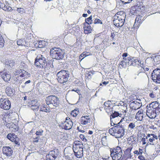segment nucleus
I'll return each mask as SVG.
<instances>
[{
  "mask_svg": "<svg viewBox=\"0 0 160 160\" xmlns=\"http://www.w3.org/2000/svg\"><path fill=\"white\" fill-rule=\"evenodd\" d=\"M84 146L82 142L80 141H75L73 144L72 150L74 155L78 158L83 156Z\"/></svg>",
  "mask_w": 160,
  "mask_h": 160,
  "instance_id": "nucleus-1",
  "label": "nucleus"
},
{
  "mask_svg": "<svg viewBox=\"0 0 160 160\" xmlns=\"http://www.w3.org/2000/svg\"><path fill=\"white\" fill-rule=\"evenodd\" d=\"M145 7L141 1H137L136 3L132 7L130 12L135 15L142 14L145 10Z\"/></svg>",
  "mask_w": 160,
  "mask_h": 160,
  "instance_id": "nucleus-2",
  "label": "nucleus"
},
{
  "mask_svg": "<svg viewBox=\"0 0 160 160\" xmlns=\"http://www.w3.org/2000/svg\"><path fill=\"white\" fill-rule=\"evenodd\" d=\"M126 15L123 11L118 12L114 16L113 22L117 27H122L124 24Z\"/></svg>",
  "mask_w": 160,
  "mask_h": 160,
  "instance_id": "nucleus-3",
  "label": "nucleus"
},
{
  "mask_svg": "<svg viewBox=\"0 0 160 160\" xmlns=\"http://www.w3.org/2000/svg\"><path fill=\"white\" fill-rule=\"evenodd\" d=\"M108 132L111 135L116 138H119L123 136L124 130L122 127L118 125L110 128Z\"/></svg>",
  "mask_w": 160,
  "mask_h": 160,
  "instance_id": "nucleus-4",
  "label": "nucleus"
},
{
  "mask_svg": "<svg viewBox=\"0 0 160 160\" xmlns=\"http://www.w3.org/2000/svg\"><path fill=\"white\" fill-rule=\"evenodd\" d=\"M110 155L113 160H119L122 156V151L119 146L111 148Z\"/></svg>",
  "mask_w": 160,
  "mask_h": 160,
  "instance_id": "nucleus-5",
  "label": "nucleus"
},
{
  "mask_svg": "<svg viewBox=\"0 0 160 160\" xmlns=\"http://www.w3.org/2000/svg\"><path fill=\"white\" fill-rule=\"evenodd\" d=\"M69 74L68 72L64 70H61L58 72L57 74V79L58 82L63 84L68 81Z\"/></svg>",
  "mask_w": 160,
  "mask_h": 160,
  "instance_id": "nucleus-6",
  "label": "nucleus"
},
{
  "mask_svg": "<svg viewBox=\"0 0 160 160\" xmlns=\"http://www.w3.org/2000/svg\"><path fill=\"white\" fill-rule=\"evenodd\" d=\"M50 54L53 59L57 60L62 59L64 57V53L62 50L58 48H52L50 51Z\"/></svg>",
  "mask_w": 160,
  "mask_h": 160,
  "instance_id": "nucleus-7",
  "label": "nucleus"
},
{
  "mask_svg": "<svg viewBox=\"0 0 160 160\" xmlns=\"http://www.w3.org/2000/svg\"><path fill=\"white\" fill-rule=\"evenodd\" d=\"M46 102L48 105L52 104L54 107H58L60 104L59 98L55 95H50L46 97Z\"/></svg>",
  "mask_w": 160,
  "mask_h": 160,
  "instance_id": "nucleus-8",
  "label": "nucleus"
},
{
  "mask_svg": "<svg viewBox=\"0 0 160 160\" xmlns=\"http://www.w3.org/2000/svg\"><path fill=\"white\" fill-rule=\"evenodd\" d=\"M35 65L39 68H44L47 64L46 58L42 55H38L34 62Z\"/></svg>",
  "mask_w": 160,
  "mask_h": 160,
  "instance_id": "nucleus-9",
  "label": "nucleus"
},
{
  "mask_svg": "<svg viewBox=\"0 0 160 160\" xmlns=\"http://www.w3.org/2000/svg\"><path fill=\"white\" fill-rule=\"evenodd\" d=\"M73 123L70 118L69 117H67L65 121L64 122L61 123L59 126V127L65 130H70L72 127Z\"/></svg>",
  "mask_w": 160,
  "mask_h": 160,
  "instance_id": "nucleus-10",
  "label": "nucleus"
},
{
  "mask_svg": "<svg viewBox=\"0 0 160 160\" xmlns=\"http://www.w3.org/2000/svg\"><path fill=\"white\" fill-rule=\"evenodd\" d=\"M151 78L155 82L160 83V69H154L152 73Z\"/></svg>",
  "mask_w": 160,
  "mask_h": 160,
  "instance_id": "nucleus-11",
  "label": "nucleus"
},
{
  "mask_svg": "<svg viewBox=\"0 0 160 160\" xmlns=\"http://www.w3.org/2000/svg\"><path fill=\"white\" fill-rule=\"evenodd\" d=\"M0 107L2 109L4 110H9L11 107L10 102L6 98L2 100V101H1Z\"/></svg>",
  "mask_w": 160,
  "mask_h": 160,
  "instance_id": "nucleus-12",
  "label": "nucleus"
},
{
  "mask_svg": "<svg viewBox=\"0 0 160 160\" xmlns=\"http://www.w3.org/2000/svg\"><path fill=\"white\" fill-rule=\"evenodd\" d=\"M91 119V118L90 115L82 116L80 119V123L83 126L88 125L90 123Z\"/></svg>",
  "mask_w": 160,
  "mask_h": 160,
  "instance_id": "nucleus-13",
  "label": "nucleus"
},
{
  "mask_svg": "<svg viewBox=\"0 0 160 160\" xmlns=\"http://www.w3.org/2000/svg\"><path fill=\"white\" fill-rule=\"evenodd\" d=\"M138 102L136 101H134L130 103V105L131 112L139 108L142 106V103L140 101Z\"/></svg>",
  "mask_w": 160,
  "mask_h": 160,
  "instance_id": "nucleus-14",
  "label": "nucleus"
},
{
  "mask_svg": "<svg viewBox=\"0 0 160 160\" xmlns=\"http://www.w3.org/2000/svg\"><path fill=\"white\" fill-rule=\"evenodd\" d=\"M7 137L9 140L14 142L16 145H17L18 146L20 145L19 138L14 133H9L8 134Z\"/></svg>",
  "mask_w": 160,
  "mask_h": 160,
  "instance_id": "nucleus-15",
  "label": "nucleus"
},
{
  "mask_svg": "<svg viewBox=\"0 0 160 160\" xmlns=\"http://www.w3.org/2000/svg\"><path fill=\"white\" fill-rule=\"evenodd\" d=\"M133 148V146L130 145L129 147H128L126 149L123 150L124 154L123 156L124 158H126V159H130L132 158L131 151Z\"/></svg>",
  "mask_w": 160,
  "mask_h": 160,
  "instance_id": "nucleus-16",
  "label": "nucleus"
},
{
  "mask_svg": "<svg viewBox=\"0 0 160 160\" xmlns=\"http://www.w3.org/2000/svg\"><path fill=\"white\" fill-rule=\"evenodd\" d=\"M2 152L3 154L7 157H10L12 155L13 151L10 147L4 146L2 148Z\"/></svg>",
  "mask_w": 160,
  "mask_h": 160,
  "instance_id": "nucleus-17",
  "label": "nucleus"
},
{
  "mask_svg": "<svg viewBox=\"0 0 160 160\" xmlns=\"http://www.w3.org/2000/svg\"><path fill=\"white\" fill-rule=\"evenodd\" d=\"M73 152L71 149H65L64 151L65 158L69 160H72L73 158Z\"/></svg>",
  "mask_w": 160,
  "mask_h": 160,
  "instance_id": "nucleus-18",
  "label": "nucleus"
},
{
  "mask_svg": "<svg viewBox=\"0 0 160 160\" xmlns=\"http://www.w3.org/2000/svg\"><path fill=\"white\" fill-rule=\"evenodd\" d=\"M157 112L151 107H149L147 110L146 115L150 118L153 119L156 117Z\"/></svg>",
  "mask_w": 160,
  "mask_h": 160,
  "instance_id": "nucleus-19",
  "label": "nucleus"
},
{
  "mask_svg": "<svg viewBox=\"0 0 160 160\" xmlns=\"http://www.w3.org/2000/svg\"><path fill=\"white\" fill-rule=\"evenodd\" d=\"M29 106L33 110H38L40 106L39 102L36 100L31 101L28 103Z\"/></svg>",
  "mask_w": 160,
  "mask_h": 160,
  "instance_id": "nucleus-20",
  "label": "nucleus"
},
{
  "mask_svg": "<svg viewBox=\"0 0 160 160\" xmlns=\"http://www.w3.org/2000/svg\"><path fill=\"white\" fill-rule=\"evenodd\" d=\"M147 137L149 138L148 140V142H150V144L153 145V142L155 140H157L158 136L154 134L148 133L147 135Z\"/></svg>",
  "mask_w": 160,
  "mask_h": 160,
  "instance_id": "nucleus-21",
  "label": "nucleus"
},
{
  "mask_svg": "<svg viewBox=\"0 0 160 160\" xmlns=\"http://www.w3.org/2000/svg\"><path fill=\"white\" fill-rule=\"evenodd\" d=\"M149 107L152 108L158 113L160 112V104L157 102H152L149 105Z\"/></svg>",
  "mask_w": 160,
  "mask_h": 160,
  "instance_id": "nucleus-22",
  "label": "nucleus"
},
{
  "mask_svg": "<svg viewBox=\"0 0 160 160\" xmlns=\"http://www.w3.org/2000/svg\"><path fill=\"white\" fill-rule=\"evenodd\" d=\"M84 33L87 34L91 33L93 31V28H92L90 25L87 24L83 23Z\"/></svg>",
  "mask_w": 160,
  "mask_h": 160,
  "instance_id": "nucleus-23",
  "label": "nucleus"
},
{
  "mask_svg": "<svg viewBox=\"0 0 160 160\" xmlns=\"http://www.w3.org/2000/svg\"><path fill=\"white\" fill-rule=\"evenodd\" d=\"M143 127V126L141 125L136 127L135 122H131L128 125V130L130 131H132L135 128H136L137 129L139 130V129H142Z\"/></svg>",
  "mask_w": 160,
  "mask_h": 160,
  "instance_id": "nucleus-24",
  "label": "nucleus"
},
{
  "mask_svg": "<svg viewBox=\"0 0 160 160\" xmlns=\"http://www.w3.org/2000/svg\"><path fill=\"white\" fill-rule=\"evenodd\" d=\"M127 106L126 105L120 106L119 108V110L121 114H122L123 117H125L126 113L127 112L128 110L127 109Z\"/></svg>",
  "mask_w": 160,
  "mask_h": 160,
  "instance_id": "nucleus-25",
  "label": "nucleus"
},
{
  "mask_svg": "<svg viewBox=\"0 0 160 160\" xmlns=\"http://www.w3.org/2000/svg\"><path fill=\"white\" fill-rule=\"evenodd\" d=\"M143 111L142 109H140L136 113L135 118L138 121H142L143 118Z\"/></svg>",
  "mask_w": 160,
  "mask_h": 160,
  "instance_id": "nucleus-26",
  "label": "nucleus"
},
{
  "mask_svg": "<svg viewBox=\"0 0 160 160\" xmlns=\"http://www.w3.org/2000/svg\"><path fill=\"white\" fill-rule=\"evenodd\" d=\"M151 58L153 59L154 64L157 65L160 64V55L154 54L152 55Z\"/></svg>",
  "mask_w": 160,
  "mask_h": 160,
  "instance_id": "nucleus-27",
  "label": "nucleus"
},
{
  "mask_svg": "<svg viewBox=\"0 0 160 160\" xmlns=\"http://www.w3.org/2000/svg\"><path fill=\"white\" fill-rule=\"evenodd\" d=\"M141 61L135 57H131L130 60V65L135 66L137 65L140 64Z\"/></svg>",
  "mask_w": 160,
  "mask_h": 160,
  "instance_id": "nucleus-28",
  "label": "nucleus"
},
{
  "mask_svg": "<svg viewBox=\"0 0 160 160\" xmlns=\"http://www.w3.org/2000/svg\"><path fill=\"white\" fill-rule=\"evenodd\" d=\"M127 140L128 142L131 144V145H132V144H135L137 143L136 136L134 135L131 136L130 137L128 138Z\"/></svg>",
  "mask_w": 160,
  "mask_h": 160,
  "instance_id": "nucleus-29",
  "label": "nucleus"
},
{
  "mask_svg": "<svg viewBox=\"0 0 160 160\" xmlns=\"http://www.w3.org/2000/svg\"><path fill=\"white\" fill-rule=\"evenodd\" d=\"M5 64L6 66L11 68L15 65V62L14 60L7 59L5 60Z\"/></svg>",
  "mask_w": 160,
  "mask_h": 160,
  "instance_id": "nucleus-30",
  "label": "nucleus"
},
{
  "mask_svg": "<svg viewBox=\"0 0 160 160\" xmlns=\"http://www.w3.org/2000/svg\"><path fill=\"white\" fill-rule=\"evenodd\" d=\"M2 77L3 80L6 82L9 81L11 78L10 74L6 72L3 73L2 75Z\"/></svg>",
  "mask_w": 160,
  "mask_h": 160,
  "instance_id": "nucleus-31",
  "label": "nucleus"
},
{
  "mask_svg": "<svg viewBox=\"0 0 160 160\" xmlns=\"http://www.w3.org/2000/svg\"><path fill=\"white\" fill-rule=\"evenodd\" d=\"M7 95L9 96H12L14 94L13 89L9 87H7L5 89Z\"/></svg>",
  "mask_w": 160,
  "mask_h": 160,
  "instance_id": "nucleus-32",
  "label": "nucleus"
},
{
  "mask_svg": "<svg viewBox=\"0 0 160 160\" xmlns=\"http://www.w3.org/2000/svg\"><path fill=\"white\" fill-rule=\"evenodd\" d=\"M110 116V118L111 122L112 121V119H113L116 117H117L118 116L122 117V114H121L119 113L118 112L115 111L113 113L112 112Z\"/></svg>",
  "mask_w": 160,
  "mask_h": 160,
  "instance_id": "nucleus-33",
  "label": "nucleus"
},
{
  "mask_svg": "<svg viewBox=\"0 0 160 160\" xmlns=\"http://www.w3.org/2000/svg\"><path fill=\"white\" fill-rule=\"evenodd\" d=\"M40 111L46 112H49L50 111L49 108L45 104H43L41 106Z\"/></svg>",
  "mask_w": 160,
  "mask_h": 160,
  "instance_id": "nucleus-34",
  "label": "nucleus"
},
{
  "mask_svg": "<svg viewBox=\"0 0 160 160\" xmlns=\"http://www.w3.org/2000/svg\"><path fill=\"white\" fill-rule=\"evenodd\" d=\"M92 16L91 15L89 17L85 19V22L83 23L92 24Z\"/></svg>",
  "mask_w": 160,
  "mask_h": 160,
  "instance_id": "nucleus-35",
  "label": "nucleus"
},
{
  "mask_svg": "<svg viewBox=\"0 0 160 160\" xmlns=\"http://www.w3.org/2000/svg\"><path fill=\"white\" fill-rule=\"evenodd\" d=\"M46 46V42L43 40L40 41L38 42V47L42 48Z\"/></svg>",
  "mask_w": 160,
  "mask_h": 160,
  "instance_id": "nucleus-36",
  "label": "nucleus"
},
{
  "mask_svg": "<svg viewBox=\"0 0 160 160\" xmlns=\"http://www.w3.org/2000/svg\"><path fill=\"white\" fill-rule=\"evenodd\" d=\"M50 156L53 157L55 159L57 158L58 154L54 150L50 151L48 154Z\"/></svg>",
  "mask_w": 160,
  "mask_h": 160,
  "instance_id": "nucleus-37",
  "label": "nucleus"
},
{
  "mask_svg": "<svg viewBox=\"0 0 160 160\" xmlns=\"http://www.w3.org/2000/svg\"><path fill=\"white\" fill-rule=\"evenodd\" d=\"M79 110L78 109H75L74 110H72L71 112V115L73 117H76L78 114Z\"/></svg>",
  "mask_w": 160,
  "mask_h": 160,
  "instance_id": "nucleus-38",
  "label": "nucleus"
},
{
  "mask_svg": "<svg viewBox=\"0 0 160 160\" xmlns=\"http://www.w3.org/2000/svg\"><path fill=\"white\" fill-rule=\"evenodd\" d=\"M148 139L147 136L145 138H142L140 140V142H141L142 145H145L146 144V147L148 146V142H146V139Z\"/></svg>",
  "mask_w": 160,
  "mask_h": 160,
  "instance_id": "nucleus-39",
  "label": "nucleus"
},
{
  "mask_svg": "<svg viewBox=\"0 0 160 160\" xmlns=\"http://www.w3.org/2000/svg\"><path fill=\"white\" fill-rule=\"evenodd\" d=\"M3 8V10L5 11H11L12 10V7L9 6V5H5Z\"/></svg>",
  "mask_w": 160,
  "mask_h": 160,
  "instance_id": "nucleus-40",
  "label": "nucleus"
},
{
  "mask_svg": "<svg viewBox=\"0 0 160 160\" xmlns=\"http://www.w3.org/2000/svg\"><path fill=\"white\" fill-rule=\"evenodd\" d=\"M104 109H106V108H108L109 107L111 106V102L109 101L106 102L104 103Z\"/></svg>",
  "mask_w": 160,
  "mask_h": 160,
  "instance_id": "nucleus-41",
  "label": "nucleus"
},
{
  "mask_svg": "<svg viewBox=\"0 0 160 160\" xmlns=\"http://www.w3.org/2000/svg\"><path fill=\"white\" fill-rule=\"evenodd\" d=\"M17 12L21 14H23L25 13V10L23 8H17Z\"/></svg>",
  "mask_w": 160,
  "mask_h": 160,
  "instance_id": "nucleus-42",
  "label": "nucleus"
},
{
  "mask_svg": "<svg viewBox=\"0 0 160 160\" xmlns=\"http://www.w3.org/2000/svg\"><path fill=\"white\" fill-rule=\"evenodd\" d=\"M105 110L108 114H112L113 111V108L112 106L108 108H106Z\"/></svg>",
  "mask_w": 160,
  "mask_h": 160,
  "instance_id": "nucleus-43",
  "label": "nucleus"
},
{
  "mask_svg": "<svg viewBox=\"0 0 160 160\" xmlns=\"http://www.w3.org/2000/svg\"><path fill=\"white\" fill-rule=\"evenodd\" d=\"M136 17L135 22H139V23L141 24L142 22V17L141 16V15H137Z\"/></svg>",
  "mask_w": 160,
  "mask_h": 160,
  "instance_id": "nucleus-44",
  "label": "nucleus"
},
{
  "mask_svg": "<svg viewBox=\"0 0 160 160\" xmlns=\"http://www.w3.org/2000/svg\"><path fill=\"white\" fill-rule=\"evenodd\" d=\"M131 57L129 56L127 58H122V59L126 63V64L128 65H130V60H131Z\"/></svg>",
  "mask_w": 160,
  "mask_h": 160,
  "instance_id": "nucleus-45",
  "label": "nucleus"
},
{
  "mask_svg": "<svg viewBox=\"0 0 160 160\" xmlns=\"http://www.w3.org/2000/svg\"><path fill=\"white\" fill-rule=\"evenodd\" d=\"M12 127H11V130L12 132H15L18 130V128L15 124H12Z\"/></svg>",
  "mask_w": 160,
  "mask_h": 160,
  "instance_id": "nucleus-46",
  "label": "nucleus"
},
{
  "mask_svg": "<svg viewBox=\"0 0 160 160\" xmlns=\"http://www.w3.org/2000/svg\"><path fill=\"white\" fill-rule=\"evenodd\" d=\"M94 24H102V21L99 18H96L94 21Z\"/></svg>",
  "mask_w": 160,
  "mask_h": 160,
  "instance_id": "nucleus-47",
  "label": "nucleus"
},
{
  "mask_svg": "<svg viewBox=\"0 0 160 160\" xmlns=\"http://www.w3.org/2000/svg\"><path fill=\"white\" fill-rule=\"evenodd\" d=\"M140 24L139 22H135L133 28L135 29H137L139 27Z\"/></svg>",
  "mask_w": 160,
  "mask_h": 160,
  "instance_id": "nucleus-48",
  "label": "nucleus"
},
{
  "mask_svg": "<svg viewBox=\"0 0 160 160\" xmlns=\"http://www.w3.org/2000/svg\"><path fill=\"white\" fill-rule=\"evenodd\" d=\"M149 96L150 98H154L156 97V94L154 92L152 91L150 93Z\"/></svg>",
  "mask_w": 160,
  "mask_h": 160,
  "instance_id": "nucleus-49",
  "label": "nucleus"
},
{
  "mask_svg": "<svg viewBox=\"0 0 160 160\" xmlns=\"http://www.w3.org/2000/svg\"><path fill=\"white\" fill-rule=\"evenodd\" d=\"M119 65H121L122 67V68H125L127 64L125 62L124 60L122 59V60L120 64H119Z\"/></svg>",
  "mask_w": 160,
  "mask_h": 160,
  "instance_id": "nucleus-50",
  "label": "nucleus"
},
{
  "mask_svg": "<svg viewBox=\"0 0 160 160\" xmlns=\"http://www.w3.org/2000/svg\"><path fill=\"white\" fill-rule=\"evenodd\" d=\"M79 137L83 141L86 142L87 139L86 138L85 136L82 134H80L79 135Z\"/></svg>",
  "mask_w": 160,
  "mask_h": 160,
  "instance_id": "nucleus-51",
  "label": "nucleus"
},
{
  "mask_svg": "<svg viewBox=\"0 0 160 160\" xmlns=\"http://www.w3.org/2000/svg\"><path fill=\"white\" fill-rule=\"evenodd\" d=\"M55 159L53 157L50 156L48 154L46 156V159L45 160H55Z\"/></svg>",
  "mask_w": 160,
  "mask_h": 160,
  "instance_id": "nucleus-52",
  "label": "nucleus"
},
{
  "mask_svg": "<svg viewBox=\"0 0 160 160\" xmlns=\"http://www.w3.org/2000/svg\"><path fill=\"white\" fill-rule=\"evenodd\" d=\"M22 70L19 69L18 70H16L15 71L14 74L15 75H17L21 73H22Z\"/></svg>",
  "mask_w": 160,
  "mask_h": 160,
  "instance_id": "nucleus-53",
  "label": "nucleus"
},
{
  "mask_svg": "<svg viewBox=\"0 0 160 160\" xmlns=\"http://www.w3.org/2000/svg\"><path fill=\"white\" fill-rule=\"evenodd\" d=\"M4 44V40L3 38L0 39V48L3 47Z\"/></svg>",
  "mask_w": 160,
  "mask_h": 160,
  "instance_id": "nucleus-54",
  "label": "nucleus"
},
{
  "mask_svg": "<svg viewBox=\"0 0 160 160\" xmlns=\"http://www.w3.org/2000/svg\"><path fill=\"white\" fill-rule=\"evenodd\" d=\"M92 74L93 73L91 71H88L86 74V76L88 78L91 77Z\"/></svg>",
  "mask_w": 160,
  "mask_h": 160,
  "instance_id": "nucleus-55",
  "label": "nucleus"
},
{
  "mask_svg": "<svg viewBox=\"0 0 160 160\" xmlns=\"http://www.w3.org/2000/svg\"><path fill=\"white\" fill-rule=\"evenodd\" d=\"M72 91H74L77 93L79 95L81 94L80 91L78 88H74L71 90Z\"/></svg>",
  "mask_w": 160,
  "mask_h": 160,
  "instance_id": "nucleus-56",
  "label": "nucleus"
},
{
  "mask_svg": "<svg viewBox=\"0 0 160 160\" xmlns=\"http://www.w3.org/2000/svg\"><path fill=\"white\" fill-rule=\"evenodd\" d=\"M148 128L150 129H153L154 130L157 129V128L156 127H155L154 125L152 124L148 125Z\"/></svg>",
  "mask_w": 160,
  "mask_h": 160,
  "instance_id": "nucleus-57",
  "label": "nucleus"
},
{
  "mask_svg": "<svg viewBox=\"0 0 160 160\" xmlns=\"http://www.w3.org/2000/svg\"><path fill=\"white\" fill-rule=\"evenodd\" d=\"M88 52H83L81 54V57H82L84 58L86 56L89 55L88 54Z\"/></svg>",
  "mask_w": 160,
  "mask_h": 160,
  "instance_id": "nucleus-58",
  "label": "nucleus"
},
{
  "mask_svg": "<svg viewBox=\"0 0 160 160\" xmlns=\"http://www.w3.org/2000/svg\"><path fill=\"white\" fill-rule=\"evenodd\" d=\"M110 157L108 155L106 154L105 155L103 156V157H102V158L103 160H107Z\"/></svg>",
  "mask_w": 160,
  "mask_h": 160,
  "instance_id": "nucleus-59",
  "label": "nucleus"
},
{
  "mask_svg": "<svg viewBox=\"0 0 160 160\" xmlns=\"http://www.w3.org/2000/svg\"><path fill=\"white\" fill-rule=\"evenodd\" d=\"M132 0H120L122 2L126 4L131 2Z\"/></svg>",
  "mask_w": 160,
  "mask_h": 160,
  "instance_id": "nucleus-60",
  "label": "nucleus"
},
{
  "mask_svg": "<svg viewBox=\"0 0 160 160\" xmlns=\"http://www.w3.org/2000/svg\"><path fill=\"white\" fill-rule=\"evenodd\" d=\"M39 138L38 137H36L35 138H34L33 142L34 143L35 142H39Z\"/></svg>",
  "mask_w": 160,
  "mask_h": 160,
  "instance_id": "nucleus-61",
  "label": "nucleus"
},
{
  "mask_svg": "<svg viewBox=\"0 0 160 160\" xmlns=\"http://www.w3.org/2000/svg\"><path fill=\"white\" fill-rule=\"evenodd\" d=\"M43 132V131H36L35 134L37 135H41L42 134V133Z\"/></svg>",
  "mask_w": 160,
  "mask_h": 160,
  "instance_id": "nucleus-62",
  "label": "nucleus"
},
{
  "mask_svg": "<svg viewBox=\"0 0 160 160\" xmlns=\"http://www.w3.org/2000/svg\"><path fill=\"white\" fill-rule=\"evenodd\" d=\"M22 40L21 39H19V40H18L17 41V44L18 45H22Z\"/></svg>",
  "mask_w": 160,
  "mask_h": 160,
  "instance_id": "nucleus-63",
  "label": "nucleus"
},
{
  "mask_svg": "<svg viewBox=\"0 0 160 160\" xmlns=\"http://www.w3.org/2000/svg\"><path fill=\"white\" fill-rule=\"evenodd\" d=\"M138 158L140 160H146L144 157L142 155H140L138 157Z\"/></svg>",
  "mask_w": 160,
  "mask_h": 160,
  "instance_id": "nucleus-64",
  "label": "nucleus"
}]
</instances>
